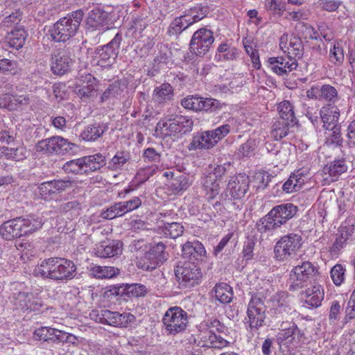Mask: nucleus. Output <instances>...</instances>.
I'll list each match as a JSON object with an SVG mask.
<instances>
[{
    "label": "nucleus",
    "mask_w": 355,
    "mask_h": 355,
    "mask_svg": "<svg viewBox=\"0 0 355 355\" xmlns=\"http://www.w3.org/2000/svg\"><path fill=\"white\" fill-rule=\"evenodd\" d=\"M76 266L69 259L51 257L44 259L38 265L35 272L37 276L53 280H69L76 275Z\"/></svg>",
    "instance_id": "nucleus-1"
},
{
    "label": "nucleus",
    "mask_w": 355,
    "mask_h": 355,
    "mask_svg": "<svg viewBox=\"0 0 355 355\" xmlns=\"http://www.w3.org/2000/svg\"><path fill=\"white\" fill-rule=\"evenodd\" d=\"M297 211V207L292 203L276 205L257 223V230L261 234L274 231L293 218Z\"/></svg>",
    "instance_id": "nucleus-2"
},
{
    "label": "nucleus",
    "mask_w": 355,
    "mask_h": 355,
    "mask_svg": "<svg viewBox=\"0 0 355 355\" xmlns=\"http://www.w3.org/2000/svg\"><path fill=\"white\" fill-rule=\"evenodd\" d=\"M84 13L78 10L61 18L54 24L50 31L52 39L55 42H66L76 33L83 20Z\"/></svg>",
    "instance_id": "nucleus-3"
},
{
    "label": "nucleus",
    "mask_w": 355,
    "mask_h": 355,
    "mask_svg": "<svg viewBox=\"0 0 355 355\" xmlns=\"http://www.w3.org/2000/svg\"><path fill=\"white\" fill-rule=\"evenodd\" d=\"M318 275V269L309 261H300L291 270L289 274V289L297 291L315 282Z\"/></svg>",
    "instance_id": "nucleus-4"
},
{
    "label": "nucleus",
    "mask_w": 355,
    "mask_h": 355,
    "mask_svg": "<svg viewBox=\"0 0 355 355\" xmlns=\"http://www.w3.org/2000/svg\"><path fill=\"white\" fill-rule=\"evenodd\" d=\"M303 244L300 233H290L282 236L274 248L275 258L284 261L296 255Z\"/></svg>",
    "instance_id": "nucleus-5"
},
{
    "label": "nucleus",
    "mask_w": 355,
    "mask_h": 355,
    "mask_svg": "<svg viewBox=\"0 0 355 355\" xmlns=\"http://www.w3.org/2000/svg\"><path fill=\"white\" fill-rule=\"evenodd\" d=\"M163 327L168 335L183 331L188 324L187 313L179 306L169 308L162 318Z\"/></svg>",
    "instance_id": "nucleus-6"
},
{
    "label": "nucleus",
    "mask_w": 355,
    "mask_h": 355,
    "mask_svg": "<svg viewBox=\"0 0 355 355\" xmlns=\"http://www.w3.org/2000/svg\"><path fill=\"white\" fill-rule=\"evenodd\" d=\"M225 171V168L221 165L209 168L202 182L205 196L207 200H212L218 195L221 178Z\"/></svg>",
    "instance_id": "nucleus-7"
},
{
    "label": "nucleus",
    "mask_w": 355,
    "mask_h": 355,
    "mask_svg": "<svg viewBox=\"0 0 355 355\" xmlns=\"http://www.w3.org/2000/svg\"><path fill=\"white\" fill-rule=\"evenodd\" d=\"M277 343L286 347H296L304 337V333L293 322L283 321L277 334Z\"/></svg>",
    "instance_id": "nucleus-8"
},
{
    "label": "nucleus",
    "mask_w": 355,
    "mask_h": 355,
    "mask_svg": "<svg viewBox=\"0 0 355 355\" xmlns=\"http://www.w3.org/2000/svg\"><path fill=\"white\" fill-rule=\"evenodd\" d=\"M75 147L74 144L59 136L41 140L36 145L38 151L56 155H64L72 150Z\"/></svg>",
    "instance_id": "nucleus-9"
},
{
    "label": "nucleus",
    "mask_w": 355,
    "mask_h": 355,
    "mask_svg": "<svg viewBox=\"0 0 355 355\" xmlns=\"http://www.w3.org/2000/svg\"><path fill=\"white\" fill-rule=\"evenodd\" d=\"M266 308L259 300L251 299L248 305L247 317L245 322L247 329L250 331H257L263 327L265 323Z\"/></svg>",
    "instance_id": "nucleus-10"
},
{
    "label": "nucleus",
    "mask_w": 355,
    "mask_h": 355,
    "mask_svg": "<svg viewBox=\"0 0 355 355\" xmlns=\"http://www.w3.org/2000/svg\"><path fill=\"white\" fill-rule=\"evenodd\" d=\"M175 274L180 284L185 287L194 286L198 284L202 279L201 270L191 262L177 266Z\"/></svg>",
    "instance_id": "nucleus-11"
},
{
    "label": "nucleus",
    "mask_w": 355,
    "mask_h": 355,
    "mask_svg": "<svg viewBox=\"0 0 355 355\" xmlns=\"http://www.w3.org/2000/svg\"><path fill=\"white\" fill-rule=\"evenodd\" d=\"M214 42L213 33L207 28H200L196 31L190 42V49L196 55H204L209 50Z\"/></svg>",
    "instance_id": "nucleus-12"
},
{
    "label": "nucleus",
    "mask_w": 355,
    "mask_h": 355,
    "mask_svg": "<svg viewBox=\"0 0 355 355\" xmlns=\"http://www.w3.org/2000/svg\"><path fill=\"white\" fill-rule=\"evenodd\" d=\"M121 41V36L116 34L107 44L103 46L96 51V59L98 65L105 67L112 65L114 62L119 53Z\"/></svg>",
    "instance_id": "nucleus-13"
},
{
    "label": "nucleus",
    "mask_w": 355,
    "mask_h": 355,
    "mask_svg": "<svg viewBox=\"0 0 355 355\" xmlns=\"http://www.w3.org/2000/svg\"><path fill=\"white\" fill-rule=\"evenodd\" d=\"M193 341L198 347L215 349H222L229 344L227 340L220 336H216L214 332L201 328Z\"/></svg>",
    "instance_id": "nucleus-14"
},
{
    "label": "nucleus",
    "mask_w": 355,
    "mask_h": 355,
    "mask_svg": "<svg viewBox=\"0 0 355 355\" xmlns=\"http://www.w3.org/2000/svg\"><path fill=\"white\" fill-rule=\"evenodd\" d=\"M73 60L67 50H59L51 58V69L54 74L63 75L71 69Z\"/></svg>",
    "instance_id": "nucleus-15"
},
{
    "label": "nucleus",
    "mask_w": 355,
    "mask_h": 355,
    "mask_svg": "<svg viewBox=\"0 0 355 355\" xmlns=\"http://www.w3.org/2000/svg\"><path fill=\"white\" fill-rule=\"evenodd\" d=\"M279 46L282 51L290 58L297 60L303 55V44L298 36L283 35L280 38Z\"/></svg>",
    "instance_id": "nucleus-16"
},
{
    "label": "nucleus",
    "mask_w": 355,
    "mask_h": 355,
    "mask_svg": "<svg viewBox=\"0 0 355 355\" xmlns=\"http://www.w3.org/2000/svg\"><path fill=\"white\" fill-rule=\"evenodd\" d=\"M98 316L101 323L114 327H125L135 320V316L130 313H120L108 309L101 310Z\"/></svg>",
    "instance_id": "nucleus-17"
},
{
    "label": "nucleus",
    "mask_w": 355,
    "mask_h": 355,
    "mask_svg": "<svg viewBox=\"0 0 355 355\" xmlns=\"http://www.w3.org/2000/svg\"><path fill=\"white\" fill-rule=\"evenodd\" d=\"M250 179L245 173H240L231 178L227 189L231 196L234 199H241L244 197L249 188Z\"/></svg>",
    "instance_id": "nucleus-18"
},
{
    "label": "nucleus",
    "mask_w": 355,
    "mask_h": 355,
    "mask_svg": "<svg viewBox=\"0 0 355 355\" xmlns=\"http://www.w3.org/2000/svg\"><path fill=\"white\" fill-rule=\"evenodd\" d=\"M269 67L278 75H284L295 69L297 67V60L286 57H272L268 59Z\"/></svg>",
    "instance_id": "nucleus-19"
},
{
    "label": "nucleus",
    "mask_w": 355,
    "mask_h": 355,
    "mask_svg": "<svg viewBox=\"0 0 355 355\" xmlns=\"http://www.w3.org/2000/svg\"><path fill=\"white\" fill-rule=\"evenodd\" d=\"M95 254L101 258L113 257L122 252V243L119 240H107L97 244Z\"/></svg>",
    "instance_id": "nucleus-20"
},
{
    "label": "nucleus",
    "mask_w": 355,
    "mask_h": 355,
    "mask_svg": "<svg viewBox=\"0 0 355 355\" xmlns=\"http://www.w3.org/2000/svg\"><path fill=\"white\" fill-rule=\"evenodd\" d=\"M21 217L3 223L0 227V234L6 240H12L24 236Z\"/></svg>",
    "instance_id": "nucleus-21"
},
{
    "label": "nucleus",
    "mask_w": 355,
    "mask_h": 355,
    "mask_svg": "<svg viewBox=\"0 0 355 355\" xmlns=\"http://www.w3.org/2000/svg\"><path fill=\"white\" fill-rule=\"evenodd\" d=\"M320 115L324 129L333 128L339 125L340 110L337 106L331 104L323 106Z\"/></svg>",
    "instance_id": "nucleus-22"
},
{
    "label": "nucleus",
    "mask_w": 355,
    "mask_h": 355,
    "mask_svg": "<svg viewBox=\"0 0 355 355\" xmlns=\"http://www.w3.org/2000/svg\"><path fill=\"white\" fill-rule=\"evenodd\" d=\"M16 301V304L24 311H39L42 306L41 300L29 293H19Z\"/></svg>",
    "instance_id": "nucleus-23"
},
{
    "label": "nucleus",
    "mask_w": 355,
    "mask_h": 355,
    "mask_svg": "<svg viewBox=\"0 0 355 355\" xmlns=\"http://www.w3.org/2000/svg\"><path fill=\"white\" fill-rule=\"evenodd\" d=\"M302 297L308 306L318 307L320 306L324 298V292L321 286L314 282L311 288L302 293Z\"/></svg>",
    "instance_id": "nucleus-24"
},
{
    "label": "nucleus",
    "mask_w": 355,
    "mask_h": 355,
    "mask_svg": "<svg viewBox=\"0 0 355 355\" xmlns=\"http://www.w3.org/2000/svg\"><path fill=\"white\" fill-rule=\"evenodd\" d=\"M348 166L344 158L336 159L326 164L322 168V173L329 174L332 180H336L338 177L347 172Z\"/></svg>",
    "instance_id": "nucleus-25"
},
{
    "label": "nucleus",
    "mask_w": 355,
    "mask_h": 355,
    "mask_svg": "<svg viewBox=\"0 0 355 355\" xmlns=\"http://www.w3.org/2000/svg\"><path fill=\"white\" fill-rule=\"evenodd\" d=\"M85 174L97 171L106 164L105 156L101 153L82 157Z\"/></svg>",
    "instance_id": "nucleus-26"
},
{
    "label": "nucleus",
    "mask_w": 355,
    "mask_h": 355,
    "mask_svg": "<svg viewBox=\"0 0 355 355\" xmlns=\"http://www.w3.org/2000/svg\"><path fill=\"white\" fill-rule=\"evenodd\" d=\"M108 130L106 123H94L85 127L81 137L86 141H95L101 137Z\"/></svg>",
    "instance_id": "nucleus-27"
},
{
    "label": "nucleus",
    "mask_w": 355,
    "mask_h": 355,
    "mask_svg": "<svg viewBox=\"0 0 355 355\" xmlns=\"http://www.w3.org/2000/svg\"><path fill=\"white\" fill-rule=\"evenodd\" d=\"M295 124H297V122L277 119L274 122L272 127V137L277 141L281 140L288 135L291 128H293Z\"/></svg>",
    "instance_id": "nucleus-28"
},
{
    "label": "nucleus",
    "mask_w": 355,
    "mask_h": 355,
    "mask_svg": "<svg viewBox=\"0 0 355 355\" xmlns=\"http://www.w3.org/2000/svg\"><path fill=\"white\" fill-rule=\"evenodd\" d=\"M173 119V116L161 119L157 123L155 132L162 137L175 135L177 134V127Z\"/></svg>",
    "instance_id": "nucleus-29"
},
{
    "label": "nucleus",
    "mask_w": 355,
    "mask_h": 355,
    "mask_svg": "<svg viewBox=\"0 0 355 355\" xmlns=\"http://www.w3.org/2000/svg\"><path fill=\"white\" fill-rule=\"evenodd\" d=\"M305 182V176L297 171L292 173L289 178L284 182L282 189L287 193L296 192L299 191Z\"/></svg>",
    "instance_id": "nucleus-30"
},
{
    "label": "nucleus",
    "mask_w": 355,
    "mask_h": 355,
    "mask_svg": "<svg viewBox=\"0 0 355 355\" xmlns=\"http://www.w3.org/2000/svg\"><path fill=\"white\" fill-rule=\"evenodd\" d=\"M214 146L215 144L211 138L209 132L205 131L201 133H198L193 137L192 141L189 146V149H209Z\"/></svg>",
    "instance_id": "nucleus-31"
},
{
    "label": "nucleus",
    "mask_w": 355,
    "mask_h": 355,
    "mask_svg": "<svg viewBox=\"0 0 355 355\" xmlns=\"http://www.w3.org/2000/svg\"><path fill=\"white\" fill-rule=\"evenodd\" d=\"M27 35L23 28H16L8 34L6 40L10 47L19 49L24 45Z\"/></svg>",
    "instance_id": "nucleus-32"
},
{
    "label": "nucleus",
    "mask_w": 355,
    "mask_h": 355,
    "mask_svg": "<svg viewBox=\"0 0 355 355\" xmlns=\"http://www.w3.org/2000/svg\"><path fill=\"white\" fill-rule=\"evenodd\" d=\"M107 18V13L102 9L96 8L88 13L86 24L88 28H97L105 24Z\"/></svg>",
    "instance_id": "nucleus-33"
},
{
    "label": "nucleus",
    "mask_w": 355,
    "mask_h": 355,
    "mask_svg": "<svg viewBox=\"0 0 355 355\" xmlns=\"http://www.w3.org/2000/svg\"><path fill=\"white\" fill-rule=\"evenodd\" d=\"M193 23L194 21L191 20L189 15L187 13L182 16L176 17L171 24L168 32L171 35L177 36Z\"/></svg>",
    "instance_id": "nucleus-34"
},
{
    "label": "nucleus",
    "mask_w": 355,
    "mask_h": 355,
    "mask_svg": "<svg viewBox=\"0 0 355 355\" xmlns=\"http://www.w3.org/2000/svg\"><path fill=\"white\" fill-rule=\"evenodd\" d=\"M90 275L98 279H110L119 274V270L112 266H93L89 269Z\"/></svg>",
    "instance_id": "nucleus-35"
},
{
    "label": "nucleus",
    "mask_w": 355,
    "mask_h": 355,
    "mask_svg": "<svg viewBox=\"0 0 355 355\" xmlns=\"http://www.w3.org/2000/svg\"><path fill=\"white\" fill-rule=\"evenodd\" d=\"M214 297L220 303H230L233 297L231 286L226 283H220L215 286L213 291Z\"/></svg>",
    "instance_id": "nucleus-36"
},
{
    "label": "nucleus",
    "mask_w": 355,
    "mask_h": 355,
    "mask_svg": "<svg viewBox=\"0 0 355 355\" xmlns=\"http://www.w3.org/2000/svg\"><path fill=\"white\" fill-rule=\"evenodd\" d=\"M273 309L279 311V313L286 312L288 313L291 311L289 306V296L286 292H278L270 299Z\"/></svg>",
    "instance_id": "nucleus-37"
},
{
    "label": "nucleus",
    "mask_w": 355,
    "mask_h": 355,
    "mask_svg": "<svg viewBox=\"0 0 355 355\" xmlns=\"http://www.w3.org/2000/svg\"><path fill=\"white\" fill-rule=\"evenodd\" d=\"M205 252L204 246L199 242H187L182 246L183 256L186 258L193 257L195 259H198L199 257L204 256Z\"/></svg>",
    "instance_id": "nucleus-38"
},
{
    "label": "nucleus",
    "mask_w": 355,
    "mask_h": 355,
    "mask_svg": "<svg viewBox=\"0 0 355 355\" xmlns=\"http://www.w3.org/2000/svg\"><path fill=\"white\" fill-rule=\"evenodd\" d=\"M159 229L166 237L171 239L180 236L184 231V228L181 223L175 222L164 223V225L159 226Z\"/></svg>",
    "instance_id": "nucleus-39"
},
{
    "label": "nucleus",
    "mask_w": 355,
    "mask_h": 355,
    "mask_svg": "<svg viewBox=\"0 0 355 355\" xmlns=\"http://www.w3.org/2000/svg\"><path fill=\"white\" fill-rule=\"evenodd\" d=\"M345 55L342 44L340 41H334L330 46L329 60L336 65H341L344 61Z\"/></svg>",
    "instance_id": "nucleus-40"
},
{
    "label": "nucleus",
    "mask_w": 355,
    "mask_h": 355,
    "mask_svg": "<svg viewBox=\"0 0 355 355\" xmlns=\"http://www.w3.org/2000/svg\"><path fill=\"white\" fill-rule=\"evenodd\" d=\"M149 254L150 251L145 254L144 259L138 262V267L145 270H152L163 263V257H157L155 254H150V257Z\"/></svg>",
    "instance_id": "nucleus-41"
},
{
    "label": "nucleus",
    "mask_w": 355,
    "mask_h": 355,
    "mask_svg": "<svg viewBox=\"0 0 355 355\" xmlns=\"http://www.w3.org/2000/svg\"><path fill=\"white\" fill-rule=\"evenodd\" d=\"M238 55L237 49L227 43L221 44L217 49L216 58L218 60H234Z\"/></svg>",
    "instance_id": "nucleus-42"
},
{
    "label": "nucleus",
    "mask_w": 355,
    "mask_h": 355,
    "mask_svg": "<svg viewBox=\"0 0 355 355\" xmlns=\"http://www.w3.org/2000/svg\"><path fill=\"white\" fill-rule=\"evenodd\" d=\"M21 223L23 224L21 230L24 236L31 234L35 230L41 228L43 224L41 219L35 218L32 216L26 218H21Z\"/></svg>",
    "instance_id": "nucleus-43"
},
{
    "label": "nucleus",
    "mask_w": 355,
    "mask_h": 355,
    "mask_svg": "<svg viewBox=\"0 0 355 355\" xmlns=\"http://www.w3.org/2000/svg\"><path fill=\"white\" fill-rule=\"evenodd\" d=\"M279 119L288 121L297 122L294 115L293 107L288 101L280 103L277 107Z\"/></svg>",
    "instance_id": "nucleus-44"
},
{
    "label": "nucleus",
    "mask_w": 355,
    "mask_h": 355,
    "mask_svg": "<svg viewBox=\"0 0 355 355\" xmlns=\"http://www.w3.org/2000/svg\"><path fill=\"white\" fill-rule=\"evenodd\" d=\"M62 168L66 173L85 174L82 157L67 162Z\"/></svg>",
    "instance_id": "nucleus-45"
},
{
    "label": "nucleus",
    "mask_w": 355,
    "mask_h": 355,
    "mask_svg": "<svg viewBox=\"0 0 355 355\" xmlns=\"http://www.w3.org/2000/svg\"><path fill=\"white\" fill-rule=\"evenodd\" d=\"M173 121H175L177 134H185L188 132H190L192 129L193 121L191 119L187 116L182 115H176L174 116Z\"/></svg>",
    "instance_id": "nucleus-46"
},
{
    "label": "nucleus",
    "mask_w": 355,
    "mask_h": 355,
    "mask_svg": "<svg viewBox=\"0 0 355 355\" xmlns=\"http://www.w3.org/2000/svg\"><path fill=\"white\" fill-rule=\"evenodd\" d=\"M130 155L125 152H118L108 162V168L112 171L121 168L129 160Z\"/></svg>",
    "instance_id": "nucleus-47"
},
{
    "label": "nucleus",
    "mask_w": 355,
    "mask_h": 355,
    "mask_svg": "<svg viewBox=\"0 0 355 355\" xmlns=\"http://www.w3.org/2000/svg\"><path fill=\"white\" fill-rule=\"evenodd\" d=\"M27 150L23 146L17 148H6L4 150V155L8 159L15 161H21L26 157Z\"/></svg>",
    "instance_id": "nucleus-48"
},
{
    "label": "nucleus",
    "mask_w": 355,
    "mask_h": 355,
    "mask_svg": "<svg viewBox=\"0 0 355 355\" xmlns=\"http://www.w3.org/2000/svg\"><path fill=\"white\" fill-rule=\"evenodd\" d=\"M98 81L92 74L87 73L80 75L76 81V87L80 89H94L98 86Z\"/></svg>",
    "instance_id": "nucleus-49"
},
{
    "label": "nucleus",
    "mask_w": 355,
    "mask_h": 355,
    "mask_svg": "<svg viewBox=\"0 0 355 355\" xmlns=\"http://www.w3.org/2000/svg\"><path fill=\"white\" fill-rule=\"evenodd\" d=\"M271 287L272 286L268 282L261 280V283H259V288H257V292L251 299L259 300L260 302L264 304V301L270 293Z\"/></svg>",
    "instance_id": "nucleus-50"
},
{
    "label": "nucleus",
    "mask_w": 355,
    "mask_h": 355,
    "mask_svg": "<svg viewBox=\"0 0 355 355\" xmlns=\"http://www.w3.org/2000/svg\"><path fill=\"white\" fill-rule=\"evenodd\" d=\"M265 6L267 10L279 16L282 15L286 10L285 4L282 0H266Z\"/></svg>",
    "instance_id": "nucleus-51"
},
{
    "label": "nucleus",
    "mask_w": 355,
    "mask_h": 355,
    "mask_svg": "<svg viewBox=\"0 0 355 355\" xmlns=\"http://www.w3.org/2000/svg\"><path fill=\"white\" fill-rule=\"evenodd\" d=\"M230 129L231 127L229 124H223L213 130L208 131L214 144H216L230 132Z\"/></svg>",
    "instance_id": "nucleus-52"
},
{
    "label": "nucleus",
    "mask_w": 355,
    "mask_h": 355,
    "mask_svg": "<svg viewBox=\"0 0 355 355\" xmlns=\"http://www.w3.org/2000/svg\"><path fill=\"white\" fill-rule=\"evenodd\" d=\"M55 332L54 328L48 327H42L37 329L34 331V337L36 340L49 341L53 340V334Z\"/></svg>",
    "instance_id": "nucleus-53"
},
{
    "label": "nucleus",
    "mask_w": 355,
    "mask_h": 355,
    "mask_svg": "<svg viewBox=\"0 0 355 355\" xmlns=\"http://www.w3.org/2000/svg\"><path fill=\"white\" fill-rule=\"evenodd\" d=\"M200 328L205 329V330H210L214 332L216 329L218 332H223L225 327L218 320L214 318H209L204 320L200 325Z\"/></svg>",
    "instance_id": "nucleus-54"
},
{
    "label": "nucleus",
    "mask_w": 355,
    "mask_h": 355,
    "mask_svg": "<svg viewBox=\"0 0 355 355\" xmlns=\"http://www.w3.org/2000/svg\"><path fill=\"white\" fill-rule=\"evenodd\" d=\"M201 98H202L199 96H191L184 98L181 104L186 109L200 111L201 110V107H203L200 105Z\"/></svg>",
    "instance_id": "nucleus-55"
},
{
    "label": "nucleus",
    "mask_w": 355,
    "mask_h": 355,
    "mask_svg": "<svg viewBox=\"0 0 355 355\" xmlns=\"http://www.w3.org/2000/svg\"><path fill=\"white\" fill-rule=\"evenodd\" d=\"M55 208L56 211L61 214L70 211H78L80 209V204L77 200L63 202Z\"/></svg>",
    "instance_id": "nucleus-56"
},
{
    "label": "nucleus",
    "mask_w": 355,
    "mask_h": 355,
    "mask_svg": "<svg viewBox=\"0 0 355 355\" xmlns=\"http://www.w3.org/2000/svg\"><path fill=\"white\" fill-rule=\"evenodd\" d=\"M331 277L336 286L340 285L345 279V269L341 264L335 265L331 270Z\"/></svg>",
    "instance_id": "nucleus-57"
},
{
    "label": "nucleus",
    "mask_w": 355,
    "mask_h": 355,
    "mask_svg": "<svg viewBox=\"0 0 355 355\" xmlns=\"http://www.w3.org/2000/svg\"><path fill=\"white\" fill-rule=\"evenodd\" d=\"M255 244L256 241L253 238L248 237L244 242L242 254L243 259H245L246 261L252 259Z\"/></svg>",
    "instance_id": "nucleus-58"
},
{
    "label": "nucleus",
    "mask_w": 355,
    "mask_h": 355,
    "mask_svg": "<svg viewBox=\"0 0 355 355\" xmlns=\"http://www.w3.org/2000/svg\"><path fill=\"white\" fill-rule=\"evenodd\" d=\"M38 189L41 198L45 200L51 198L55 194L51 181L42 183L38 187Z\"/></svg>",
    "instance_id": "nucleus-59"
},
{
    "label": "nucleus",
    "mask_w": 355,
    "mask_h": 355,
    "mask_svg": "<svg viewBox=\"0 0 355 355\" xmlns=\"http://www.w3.org/2000/svg\"><path fill=\"white\" fill-rule=\"evenodd\" d=\"M207 8L202 6H196L191 8L187 13L191 20H193L194 23L203 19L207 14Z\"/></svg>",
    "instance_id": "nucleus-60"
},
{
    "label": "nucleus",
    "mask_w": 355,
    "mask_h": 355,
    "mask_svg": "<svg viewBox=\"0 0 355 355\" xmlns=\"http://www.w3.org/2000/svg\"><path fill=\"white\" fill-rule=\"evenodd\" d=\"M54 189L55 193H59L66 191L72 186V181L69 178L64 180H53L51 181Z\"/></svg>",
    "instance_id": "nucleus-61"
},
{
    "label": "nucleus",
    "mask_w": 355,
    "mask_h": 355,
    "mask_svg": "<svg viewBox=\"0 0 355 355\" xmlns=\"http://www.w3.org/2000/svg\"><path fill=\"white\" fill-rule=\"evenodd\" d=\"M17 63L8 59L0 60V71L3 73L10 72L16 73L17 71Z\"/></svg>",
    "instance_id": "nucleus-62"
},
{
    "label": "nucleus",
    "mask_w": 355,
    "mask_h": 355,
    "mask_svg": "<svg viewBox=\"0 0 355 355\" xmlns=\"http://www.w3.org/2000/svg\"><path fill=\"white\" fill-rule=\"evenodd\" d=\"M272 155L275 156V161L277 163L285 165L288 162V150L286 148L281 147L276 149L275 152L271 151Z\"/></svg>",
    "instance_id": "nucleus-63"
},
{
    "label": "nucleus",
    "mask_w": 355,
    "mask_h": 355,
    "mask_svg": "<svg viewBox=\"0 0 355 355\" xmlns=\"http://www.w3.org/2000/svg\"><path fill=\"white\" fill-rule=\"evenodd\" d=\"M172 186L175 191H180L186 190L189 184L187 178L184 175H180L173 180Z\"/></svg>",
    "instance_id": "nucleus-64"
}]
</instances>
